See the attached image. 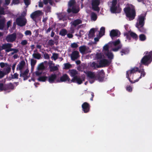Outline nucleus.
Returning <instances> with one entry per match:
<instances>
[{"label":"nucleus","mask_w":152,"mask_h":152,"mask_svg":"<svg viewBox=\"0 0 152 152\" xmlns=\"http://www.w3.org/2000/svg\"><path fill=\"white\" fill-rule=\"evenodd\" d=\"M68 72L70 76L73 77V78L70 80L71 82L76 83L79 84H80L84 80V78L83 77L81 78L77 76L78 72L75 70H69Z\"/></svg>","instance_id":"nucleus-1"},{"label":"nucleus","mask_w":152,"mask_h":152,"mask_svg":"<svg viewBox=\"0 0 152 152\" xmlns=\"http://www.w3.org/2000/svg\"><path fill=\"white\" fill-rule=\"evenodd\" d=\"M96 58L99 59V64L100 67L107 66L109 65L110 63V60L106 59L104 56H102L101 53H97L96 55Z\"/></svg>","instance_id":"nucleus-2"},{"label":"nucleus","mask_w":152,"mask_h":152,"mask_svg":"<svg viewBox=\"0 0 152 152\" xmlns=\"http://www.w3.org/2000/svg\"><path fill=\"white\" fill-rule=\"evenodd\" d=\"M126 16L130 20L134 19L135 16V12L134 7L131 5L124 9Z\"/></svg>","instance_id":"nucleus-3"},{"label":"nucleus","mask_w":152,"mask_h":152,"mask_svg":"<svg viewBox=\"0 0 152 152\" xmlns=\"http://www.w3.org/2000/svg\"><path fill=\"white\" fill-rule=\"evenodd\" d=\"M145 16L143 15H140L139 16L137 20V23H136V26L138 28L139 30L141 32H144L145 31V29L142 28L141 29L140 28H142L144 26V24Z\"/></svg>","instance_id":"nucleus-4"},{"label":"nucleus","mask_w":152,"mask_h":152,"mask_svg":"<svg viewBox=\"0 0 152 152\" xmlns=\"http://www.w3.org/2000/svg\"><path fill=\"white\" fill-rule=\"evenodd\" d=\"M68 9L67 10L68 12H72L76 13L79 11V8L76 5L75 0H70L68 3Z\"/></svg>","instance_id":"nucleus-5"},{"label":"nucleus","mask_w":152,"mask_h":152,"mask_svg":"<svg viewBox=\"0 0 152 152\" xmlns=\"http://www.w3.org/2000/svg\"><path fill=\"white\" fill-rule=\"evenodd\" d=\"M152 61V52L149 53L148 55L144 56L142 59L141 62L145 65H148Z\"/></svg>","instance_id":"nucleus-6"},{"label":"nucleus","mask_w":152,"mask_h":152,"mask_svg":"<svg viewBox=\"0 0 152 152\" xmlns=\"http://www.w3.org/2000/svg\"><path fill=\"white\" fill-rule=\"evenodd\" d=\"M103 51L104 54L107 56L109 59H112L113 58V53L110 52L108 50V46L107 45H105L103 48Z\"/></svg>","instance_id":"nucleus-7"},{"label":"nucleus","mask_w":152,"mask_h":152,"mask_svg":"<svg viewBox=\"0 0 152 152\" xmlns=\"http://www.w3.org/2000/svg\"><path fill=\"white\" fill-rule=\"evenodd\" d=\"M42 12L40 10H37L33 12L30 15L31 18L34 20H36L37 18L42 15Z\"/></svg>","instance_id":"nucleus-8"},{"label":"nucleus","mask_w":152,"mask_h":152,"mask_svg":"<svg viewBox=\"0 0 152 152\" xmlns=\"http://www.w3.org/2000/svg\"><path fill=\"white\" fill-rule=\"evenodd\" d=\"M117 0H110V4L111 5L110 10L112 13L116 12Z\"/></svg>","instance_id":"nucleus-9"},{"label":"nucleus","mask_w":152,"mask_h":152,"mask_svg":"<svg viewBox=\"0 0 152 152\" xmlns=\"http://www.w3.org/2000/svg\"><path fill=\"white\" fill-rule=\"evenodd\" d=\"M16 22L18 25L22 26L25 25L26 20L24 17H20L16 19Z\"/></svg>","instance_id":"nucleus-10"},{"label":"nucleus","mask_w":152,"mask_h":152,"mask_svg":"<svg viewBox=\"0 0 152 152\" xmlns=\"http://www.w3.org/2000/svg\"><path fill=\"white\" fill-rule=\"evenodd\" d=\"M16 38V35L14 33L12 34L8 35L6 37V39L7 42H12L14 41Z\"/></svg>","instance_id":"nucleus-11"},{"label":"nucleus","mask_w":152,"mask_h":152,"mask_svg":"<svg viewBox=\"0 0 152 152\" xmlns=\"http://www.w3.org/2000/svg\"><path fill=\"white\" fill-rule=\"evenodd\" d=\"M79 50L80 52L83 54H86L91 52L89 48L85 46H82L80 47H79Z\"/></svg>","instance_id":"nucleus-12"},{"label":"nucleus","mask_w":152,"mask_h":152,"mask_svg":"<svg viewBox=\"0 0 152 152\" xmlns=\"http://www.w3.org/2000/svg\"><path fill=\"white\" fill-rule=\"evenodd\" d=\"M2 49L5 50L6 52H9L11 51V48L12 46V45L10 43H7L2 45Z\"/></svg>","instance_id":"nucleus-13"},{"label":"nucleus","mask_w":152,"mask_h":152,"mask_svg":"<svg viewBox=\"0 0 152 152\" xmlns=\"http://www.w3.org/2000/svg\"><path fill=\"white\" fill-rule=\"evenodd\" d=\"M99 4V0H93L92 3V8L94 10L99 11V9L98 5Z\"/></svg>","instance_id":"nucleus-14"},{"label":"nucleus","mask_w":152,"mask_h":152,"mask_svg":"<svg viewBox=\"0 0 152 152\" xmlns=\"http://www.w3.org/2000/svg\"><path fill=\"white\" fill-rule=\"evenodd\" d=\"M88 76L89 78L90 82L92 83H93L96 79V76L94 74L91 72H88L87 73Z\"/></svg>","instance_id":"nucleus-15"},{"label":"nucleus","mask_w":152,"mask_h":152,"mask_svg":"<svg viewBox=\"0 0 152 152\" xmlns=\"http://www.w3.org/2000/svg\"><path fill=\"white\" fill-rule=\"evenodd\" d=\"M68 81L69 83L72 82L68 75L66 74H64L60 78L59 80H58V82H63Z\"/></svg>","instance_id":"nucleus-16"},{"label":"nucleus","mask_w":152,"mask_h":152,"mask_svg":"<svg viewBox=\"0 0 152 152\" xmlns=\"http://www.w3.org/2000/svg\"><path fill=\"white\" fill-rule=\"evenodd\" d=\"M26 66V63L24 61H21L18 65L17 69L19 70L21 72L22 69H23Z\"/></svg>","instance_id":"nucleus-17"},{"label":"nucleus","mask_w":152,"mask_h":152,"mask_svg":"<svg viewBox=\"0 0 152 152\" xmlns=\"http://www.w3.org/2000/svg\"><path fill=\"white\" fill-rule=\"evenodd\" d=\"M137 71H138V68L137 67H134L127 71V75L129 81L130 80V78H129V77L130 76V75L134 73Z\"/></svg>","instance_id":"nucleus-18"},{"label":"nucleus","mask_w":152,"mask_h":152,"mask_svg":"<svg viewBox=\"0 0 152 152\" xmlns=\"http://www.w3.org/2000/svg\"><path fill=\"white\" fill-rule=\"evenodd\" d=\"M79 57V53L77 51H73L71 55V58L73 60H74L75 59H77Z\"/></svg>","instance_id":"nucleus-19"},{"label":"nucleus","mask_w":152,"mask_h":152,"mask_svg":"<svg viewBox=\"0 0 152 152\" xmlns=\"http://www.w3.org/2000/svg\"><path fill=\"white\" fill-rule=\"evenodd\" d=\"M120 35V33L118 30H113L110 32V35L111 37L112 38L114 37L118 36Z\"/></svg>","instance_id":"nucleus-20"},{"label":"nucleus","mask_w":152,"mask_h":152,"mask_svg":"<svg viewBox=\"0 0 152 152\" xmlns=\"http://www.w3.org/2000/svg\"><path fill=\"white\" fill-rule=\"evenodd\" d=\"M29 70L28 69H27L23 73H21L20 76L21 77H23L24 80H25L27 79L28 78V75L29 72Z\"/></svg>","instance_id":"nucleus-21"},{"label":"nucleus","mask_w":152,"mask_h":152,"mask_svg":"<svg viewBox=\"0 0 152 152\" xmlns=\"http://www.w3.org/2000/svg\"><path fill=\"white\" fill-rule=\"evenodd\" d=\"M82 107L85 113H87L89 111V105L86 102L84 103L82 105Z\"/></svg>","instance_id":"nucleus-22"},{"label":"nucleus","mask_w":152,"mask_h":152,"mask_svg":"<svg viewBox=\"0 0 152 152\" xmlns=\"http://www.w3.org/2000/svg\"><path fill=\"white\" fill-rule=\"evenodd\" d=\"M56 77V76L55 74H52L48 77V81L50 83H52L54 82Z\"/></svg>","instance_id":"nucleus-23"},{"label":"nucleus","mask_w":152,"mask_h":152,"mask_svg":"<svg viewBox=\"0 0 152 152\" xmlns=\"http://www.w3.org/2000/svg\"><path fill=\"white\" fill-rule=\"evenodd\" d=\"M11 70V68L10 66L8 65L5 67L4 69L3 72L5 73V74H6L9 73Z\"/></svg>","instance_id":"nucleus-24"},{"label":"nucleus","mask_w":152,"mask_h":152,"mask_svg":"<svg viewBox=\"0 0 152 152\" xmlns=\"http://www.w3.org/2000/svg\"><path fill=\"white\" fill-rule=\"evenodd\" d=\"M96 28L91 29L89 31L88 36L89 37H91L94 36V34L95 31H96Z\"/></svg>","instance_id":"nucleus-25"},{"label":"nucleus","mask_w":152,"mask_h":152,"mask_svg":"<svg viewBox=\"0 0 152 152\" xmlns=\"http://www.w3.org/2000/svg\"><path fill=\"white\" fill-rule=\"evenodd\" d=\"M90 65L91 67H93L94 68H96L100 67L99 63L98 64L94 62H93L91 63H90Z\"/></svg>","instance_id":"nucleus-26"},{"label":"nucleus","mask_w":152,"mask_h":152,"mask_svg":"<svg viewBox=\"0 0 152 152\" xmlns=\"http://www.w3.org/2000/svg\"><path fill=\"white\" fill-rule=\"evenodd\" d=\"M82 23V21L80 20L77 19L74 21L72 23V24L74 26H76Z\"/></svg>","instance_id":"nucleus-27"},{"label":"nucleus","mask_w":152,"mask_h":152,"mask_svg":"<svg viewBox=\"0 0 152 152\" xmlns=\"http://www.w3.org/2000/svg\"><path fill=\"white\" fill-rule=\"evenodd\" d=\"M5 23V19L2 18L0 20V29H3Z\"/></svg>","instance_id":"nucleus-28"},{"label":"nucleus","mask_w":152,"mask_h":152,"mask_svg":"<svg viewBox=\"0 0 152 152\" xmlns=\"http://www.w3.org/2000/svg\"><path fill=\"white\" fill-rule=\"evenodd\" d=\"M36 63V61L34 59H31V69H33L34 66Z\"/></svg>","instance_id":"nucleus-29"},{"label":"nucleus","mask_w":152,"mask_h":152,"mask_svg":"<svg viewBox=\"0 0 152 152\" xmlns=\"http://www.w3.org/2000/svg\"><path fill=\"white\" fill-rule=\"evenodd\" d=\"M33 57L35 58L39 59L41 57L40 54L38 53H34L32 54Z\"/></svg>","instance_id":"nucleus-30"},{"label":"nucleus","mask_w":152,"mask_h":152,"mask_svg":"<svg viewBox=\"0 0 152 152\" xmlns=\"http://www.w3.org/2000/svg\"><path fill=\"white\" fill-rule=\"evenodd\" d=\"M59 20H64V17L65 16V14L64 13H61L58 14H57Z\"/></svg>","instance_id":"nucleus-31"},{"label":"nucleus","mask_w":152,"mask_h":152,"mask_svg":"<svg viewBox=\"0 0 152 152\" xmlns=\"http://www.w3.org/2000/svg\"><path fill=\"white\" fill-rule=\"evenodd\" d=\"M91 19L93 21L96 20L97 18L96 15L94 12L91 13Z\"/></svg>","instance_id":"nucleus-32"},{"label":"nucleus","mask_w":152,"mask_h":152,"mask_svg":"<svg viewBox=\"0 0 152 152\" xmlns=\"http://www.w3.org/2000/svg\"><path fill=\"white\" fill-rule=\"evenodd\" d=\"M67 33V31L65 29H62L60 31L59 34L62 36H64Z\"/></svg>","instance_id":"nucleus-33"},{"label":"nucleus","mask_w":152,"mask_h":152,"mask_svg":"<svg viewBox=\"0 0 152 152\" xmlns=\"http://www.w3.org/2000/svg\"><path fill=\"white\" fill-rule=\"evenodd\" d=\"M45 68V66L43 63H41L38 65L37 67V70H40L42 71Z\"/></svg>","instance_id":"nucleus-34"},{"label":"nucleus","mask_w":152,"mask_h":152,"mask_svg":"<svg viewBox=\"0 0 152 152\" xmlns=\"http://www.w3.org/2000/svg\"><path fill=\"white\" fill-rule=\"evenodd\" d=\"M58 54L54 53H53L51 58L53 59L54 61L56 60L58 58Z\"/></svg>","instance_id":"nucleus-35"},{"label":"nucleus","mask_w":152,"mask_h":152,"mask_svg":"<svg viewBox=\"0 0 152 152\" xmlns=\"http://www.w3.org/2000/svg\"><path fill=\"white\" fill-rule=\"evenodd\" d=\"M105 31V28L104 27H102L100 30V31L99 32V35H101V36H102L103 35Z\"/></svg>","instance_id":"nucleus-36"},{"label":"nucleus","mask_w":152,"mask_h":152,"mask_svg":"<svg viewBox=\"0 0 152 152\" xmlns=\"http://www.w3.org/2000/svg\"><path fill=\"white\" fill-rule=\"evenodd\" d=\"M64 68L65 69H68L72 67V65L69 63H66L64 64Z\"/></svg>","instance_id":"nucleus-37"},{"label":"nucleus","mask_w":152,"mask_h":152,"mask_svg":"<svg viewBox=\"0 0 152 152\" xmlns=\"http://www.w3.org/2000/svg\"><path fill=\"white\" fill-rule=\"evenodd\" d=\"M139 38L141 41H143L145 40L146 37L145 35L141 34L140 35Z\"/></svg>","instance_id":"nucleus-38"},{"label":"nucleus","mask_w":152,"mask_h":152,"mask_svg":"<svg viewBox=\"0 0 152 152\" xmlns=\"http://www.w3.org/2000/svg\"><path fill=\"white\" fill-rule=\"evenodd\" d=\"M47 78V77L46 76H41L38 78V80L40 81H45Z\"/></svg>","instance_id":"nucleus-39"},{"label":"nucleus","mask_w":152,"mask_h":152,"mask_svg":"<svg viewBox=\"0 0 152 152\" xmlns=\"http://www.w3.org/2000/svg\"><path fill=\"white\" fill-rule=\"evenodd\" d=\"M51 71H56L58 69V67L56 66H53L50 68Z\"/></svg>","instance_id":"nucleus-40"},{"label":"nucleus","mask_w":152,"mask_h":152,"mask_svg":"<svg viewBox=\"0 0 152 152\" xmlns=\"http://www.w3.org/2000/svg\"><path fill=\"white\" fill-rule=\"evenodd\" d=\"M11 51H13V52H12L11 53V54L12 55H13L14 53H17L19 51V50H18V49H14V48H11Z\"/></svg>","instance_id":"nucleus-41"},{"label":"nucleus","mask_w":152,"mask_h":152,"mask_svg":"<svg viewBox=\"0 0 152 152\" xmlns=\"http://www.w3.org/2000/svg\"><path fill=\"white\" fill-rule=\"evenodd\" d=\"M130 35L134 38L136 39L137 38V35L134 33L131 32L130 33Z\"/></svg>","instance_id":"nucleus-42"},{"label":"nucleus","mask_w":152,"mask_h":152,"mask_svg":"<svg viewBox=\"0 0 152 152\" xmlns=\"http://www.w3.org/2000/svg\"><path fill=\"white\" fill-rule=\"evenodd\" d=\"M139 72L141 73V76L140 78H141L142 77H144L145 75V72L142 69L138 71Z\"/></svg>","instance_id":"nucleus-43"},{"label":"nucleus","mask_w":152,"mask_h":152,"mask_svg":"<svg viewBox=\"0 0 152 152\" xmlns=\"http://www.w3.org/2000/svg\"><path fill=\"white\" fill-rule=\"evenodd\" d=\"M5 87L2 83L0 82V91H2L5 89Z\"/></svg>","instance_id":"nucleus-44"},{"label":"nucleus","mask_w":152,"mask_h":152,"mask_svg":"<svg viewBox=\"0 0 152 152\" xmlns=\"http://www.w3.org/2000/svg\"><path fill=\"white\" fill-rule=\"evenodd\" d=\"M42 72L40 70H37L35 72V74L37 76L40 75L42 73Z\"/></svg>","instance_id":"nucleus-45"},{"label":"nucleus","mask_w":152,"mask_h":152,"mask_svg":"<svg viewBox=\"0 0 152 152\" xmlns=\"http://www.w3.org/2000/svg\"><path fill=\"white\" fill-rule=\"evenodd\" d=\"M71 46L72 48H77L78 46L77 43H73L71 44Z\"/></svg>","instance_id":"nucleus-46"},{"label":"nucleus","mask_w":152,"mask_h":152,"mask_svg":"<svg viewBox=\"0 0 152 152\" xmlns=\"http://www.w3.org/2000/svg\"><path fill=\"white\" fill-rule=\"evenodd\" d=\"M8 65L7 63H5L3 62H1L0 63V66L1 68L5 67L7 65Z\"/></svg>","instance_id":"nucleus-47"},{"label":"nucleus","mask_w":152,"mask_h":152,"mask_svg":"<svg viewBox=\"0 0 152 152\" xmlns=\"http://www.w3.org/2000/svg\"><path fill=\"white\" fill-rule=\"evenodd\" d=\"M54 44V42L53 40L51 39L49 40L48 42V44L50 46L53 45Z\"/></svg>","instance_id":"nucleus-48"},{"label":"nucleus","mask_w":152,"mask_h":152,"mask_svg":"<svg viewBox=\"0 0 152 152\" xmlns=\"http://www.w3.org/2000/svg\"><path fill=\"white\" fill-rule=\"evenodd\" d=\"M25 34L26 35H31V31L29 30H26L25 31Z\"/></svg>","instance_id":"nucleus-49"},{"label":"nucleus","mask_w":152,"mask_h":152,"mask_svg":"<svg viewBox=\"0 0 152 152\" xmlns=\"http://www.w3.org/2000/svg\"><path fill=\"white\" fill-rule=\"evenodd\" d=\"M5 75V73L3 72L0 71V79L3 77Z\"/></svg>","instance_id":"nucleus-50"},{"label":"nucleus","mask_w":152,"mask_h":152,"mask_svg":"<svg viewBox=\"0 0 152 152\" xmlns=\"http://www.w3.org/2000/svg\"><path fill=\"white\" fill-rule=\"evenodd\" d=\"M44 57L45 59H49L50 58V56L47 53H45L44 55Z\"/></svg>","instance_id":"nucleus-51"},{"label":"nucleus","mask_w":152,"mask_h":152,"mask_svg":"<svg viewBox=\"0 0 152 152\" xmlns=\"http://www.w3.org/2000/svg\"><path fill=\"white\" fill-rule=\"evenodd\" d=\"M27 41L26 40H23L21 42V44L22 45H25L27 44Z\"/></svg>","instance_id":"nucleus-52"},{"label":"nucleus","mask_w":152,"mask_h":152,"mask_svg":"<svg viewBox=\"0 0 152 152\" xmlns=\"http://www.w3.org/2000/svg\"><path fill=\"white\" fill-rule=\"evenodd\" d=\"M44 2L45 4H47L48 2L51 4H52V1L50 0H44Z\"/></svg>","instance_id":"nucleus-53"},{"label":"nucleus","mask_w":152,"mask_h":152,"mask_svg":"<svg viewBox=\"0 0 152 152\" xmlns=\"http://www.w3.org/2000/svg\"><path fill=\"white\" fill-rule=\"evenodd\" d=\"M120 43V41L119 40H118L117 41L113 42V45L115 46L117 45Z\"/></svg>","instance_id":"nucleus-54"},{"label":"nucleus","mask_w":152,"mask_h":152,"mask_svg":"<svg viewBox=\"0 0 152 152\" xmlns=\"http://www.w3.org/2000/svg\"><path fill=\"white\" fill-rule=\"evenodd\" d=\"M48 64L49 65V66L50 68L55 65V64L53 63L52 61H49Z\"/></svg>","instance_id":"nucleus-55"},{"label":"nucleus","mask_w":152,"mask_h":152,"mask_svg":"<svg viewBox=\"0 0 152 152\" xmlns=\"http://www.w3.org/2000/svg\"><path fill=\"white\" fill-rule=\"evenodd\" d=\"M128 52L129 51L127 50H123L121 51V53H122L121 55H123V53H124V54H126L128 53Z\"/></svg>","instance_id":"nucleus-56"},{"label":"nucleus","mask_w":152,"mask_h":152,"mask_svg":"<svg viewBox=\"0 0 152 152\" xmlns=\"http://www.w3.org/2000/svg\"><path fill=\"white\" fill-rule=\"evenodd\" d=\"M25 4L28 6L30 4V2L29 0H24Z\"/></svg>","instance_id":"nucleus-57"},{"label":"nucleus","mask_w":152,"mask_h":152,"mask_svg":"<svg viewBox=\"0 0 152 152\" xmlns=\"http://www.w3.org/2000/svg\"><path fill=\"white\" fill-rule=\"evenodd\" d=\"M18 75L17 73H15L12 76L13 78H18Z\"/></svg>","instance_id":"nucleus-58"},{"label":"nucleus","mask_w":152,"mask_h":152,"mask_svg":"<svg viewBox=\"0 0 152 152\" xmlns=\"http://www.w3.org/2000/svg\"><path fill=\"white\" fill-rule=\"evenodd\" d=\"M101 35H99V36L97 37H95L94 38V40L95 42H97L99 41V39L101 37Z\"/></svg>","instance_id":"nucleus-59"},{"label":"nucleus","mask_w":152,"mask_h":152,"mask_svg":"<svg viewBox=\"0 0 152 152\" xmlns=\"http://www.w3.org/2000/svg\"><path fill=\"white\" fill-rule=\"evenodd\" d=\"M10 0H5L4 4L5 5H8L10 3Z\"/></svg>","instance_id":"nucleus-60"},{"label":"nucleus","mask_w":152,"mask_h":152,"mask_svg":"<svg viewBox=\"0 0 152 152\" xmlns=\"http://www.w3.org/2000/svg\"><path fill=\"white\" fill-rule=\"evenodd\" d=\"M12 3L15 4H18L19 3V0H13Z\"/></svg>","instance_id":"nucleus-61"},{"label":"nucleus","mask_w":152,"mask_h":152,"mask_svg":"<svg viewBox=\"0 0 152 152\" xmlns=\"http://www.w3.org/2000/svg\"><path fill=\"white\" fill-rule=\"evenodd\" d=\"M126 89L129 91H131L132 90V88L130 86L127 87Z\"/></svg>","instance_id":"nucleus-62"},{"label":"nucleus","mask_w":152,"mask_h":152,"mask_svg":"<svg viewBox=\"0 0 152 152\" xmlns=\"http://www.w3.org/2000/svg\"><path fill=\"white\" fill-rule=\"evenodd\" d=\"M26 10L23 12L21 15V16L23 17V16H26Z\"/></svg>","instance_id":"nucleus-63"},{"label":"nucleus","mask_w":152,"mask_h":152,"mask_svg":"<svg viewBox=\"0 0 152 152\" xmlns=\"http://www.w3.org/2000/svg\"><path fill=\"white\" fill-rule=\"evenodd\" d=\"M11 22H12V21H11L10 20L9 21L7 22V28H8L10 26V24H11Z\"/></svg>","instance_id":"nucleus-64"}]
</instances>
